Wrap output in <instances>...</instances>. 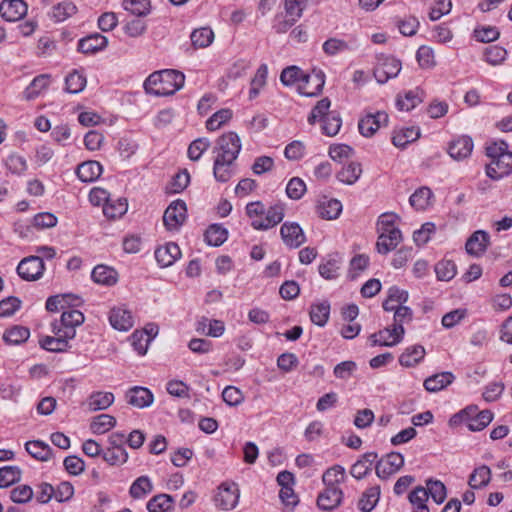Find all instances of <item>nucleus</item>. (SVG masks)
Wrapping results in <instances>:
<instances>
[{
	"label": "nucleus",
	"instance_id": "nucleus-29",
	"mask_svg": "<svg viewBox=\"0 0 512 512\" xmlns=\"http://www.w3.org/2000/svg\"><path fill=\"white\" fill-rule=\"evenodd\" d=\"M378 458L376 452H367L351 467L350 474L356 479L364 478L372 469L373 463Z\"/></svg>",
	"mask_w": 512,
	"mask_h": 512
},
{
	"label": "nucleus",
	"instance_id": "nucleus-7",
	"mask_svg": "<svg viewBox=\"0 0 512 512\" xmlns=\"http://www.w3.org/2000/svg\"><path fill=\"white\" fill-rule=\"evenodd\" d=\"M45 265L41 257L28 256L17 266L18 275L25 281H35L42 277Z\"/></svg>",
	"mask_w": 512,
	"mask_h": 512
},
{
	"label": "nucleus",
	"instance_id": "nucleus-43",
	"mask_svg": "<svg viewBox=\"0 0 512 512\" xmlns=\"http://www.w3.org/2000/svg\"><path fill=\"white\" fill-rule=\"evenodd\" d=\"M491 470L488 466L482 465L476 468L469 477L468 484L472 489H479L489 484Z\"/></svg>",
	"mask_w": 512,
	"mask_h": 512
},
{
	"label": "nucleus",
	"instance_id": "nucleus-49",
	"mask_svg": "<svg viewBox=\"0 0 512 512\" xmlns=\"http://www.w3.org/2000/svg\"><path fill=\"white\" fill-rule=\"evenodd\" d=\"M427 500L428 492L422 486L416 487L409 494V501L414 507V512H429V508L426 505Z\"/></svg>",
	"mask_w": 512,
	"mask_h": 512
},
{
	"label": "nucleus",
	"instance_id": "nucleus-11",
	"mask_svg": "<svg viewBox=\"0 0 512 512\" xmlns=\"http://www.w3.org/2000/svg\"><path fill=\"white\" fill-rule=\"evenodd\" d=\"M401 70V62L394 57L380 58L374 69V77L378 83L384 84L396 77Z\"/></svg>",
	"mask_w": 512,
	"mask_h": 512
},
{
	"label": "nucleus",
	"instance_id": "nucleus-61",
	"mask_svg": "<svg viewBox=\"0 0 512 512\" xmlns=\"http://www.w3.org/2000/svg\"><path fill=\"white\" fill-rule=\"evenodd\" d=\"M397 219L398 215L392 212H386L381 214L377 221L378 233H392L394 231H400L395 226V222Z\"/></svg>",
	"mask_w": 512,
	"mask_h": 512
},
{
	"label": "nucleus",
	"instance_id": "nucleus-52",
	"mask_svg": "<svg viewBox=\"0 0 512 512\" xmlns=\"http://www.w3.org/2000/svg\"><path fill=\"white\" fill-rule=\"evenodd\" d=\"M21 469L18 466L0 468V488H7L21 479Z\"/></svg>",
	"mask_w": 512,
	"mask_h": 512
},
{
	"label": "nucleus",
	"instance_id": "nucleus-14",
	"mask_svg": "<svg viewBox=\"0 0 512 512\" xmlns=\"http://www.w3.org/2000/svg\"><path fill=\"white\" fill-rule=\"evenodd\" d=\"M388 115L383 111H378L375 114H368L360 119L358 123L359 132L365 137H371L381 127L387 124Z\"/></svg>",
	"mask_w": 512,
	"mask_h": 512
},
{
	"label": "nucleus",
	"instance_id": "nucleus-32",
	"mask_svg": "<svg viewBox=\"0 0 512 512\" xmlns=\"http://www.w3.org/2000/svg\"><path fill=\"white\" fill-rule=\"evenodd\" d=\"M454 380V375L451 372H442L428 377L424 381V388L429 392H438Z\"/></svg>",
	"mask_w": 512,
	"mask_h": 512
},
{
	"label": "nucleus",
	"instance_id": "nucleus-26",
	"mask_svg": "<svg viewBox=\"0 0 512 512\" xmlns=\"http://www.w3.org/2000/svg\"><path fill=\"white\" fill-rule=\"evenodd\" d=\"M114 399L111 392L96 391L89 395L86 405L91 412L106 410L114 403Z\"/></svg>",
	"mask_w": 512,
	"mask_h": 512
},
{
	"label": "nucleus",
	"instance_id": "nucleus-24",
	"mask_svg": "<svg viewBox=\"0 0 512 512\" xmlns=\"http://www.w3.org/2000/svg\"><path fill=\"white\" fill-rule=\"evenodd\" d=\"M472 150V139L468 136H461L450 143L448 153L453 159L462 160L467 158Z\"/></svg>",
	"mask_w": 512,
	"mask_h": 512
},
{
	"label": "nucleus",
	"instance_id": "nucleus-45",
	"mask_svg": "<svg viewBox=\"0 0 512 512\" xmlns=\"http://www.w3.org/2000/svg\"><path fill=\"white\" fill-rule=\"evenodd\" d=\"M361 173V165L350 162L337 173V179L344 184L352 185L359 179Z\"/></svg>",
	"mask_w": 512,
	"mask_h": 512
},
{
	"label": "nucleus",
	"instance_id": "nucleus-60",
	"mask_svg": "<svg viewBox=\"0 0 512 512\" xmlns=\"http://www.w3.org/2000/svg\"><path fill=\"white\" fill-rule=\"evenodd\" d=\"M408 300V292L402 289H399L396 286L391 287L388 290V296L383 302V309L385 311H392L395 309L394 306H390L391 302H395L397 304H403Z\"/></svg>",
	"mask_w": 512,
	"mask_h": 512
},
{
	"label": "nucleus",
	"instance_id": "nucleus-4",
	"mask_svg": "<svg viewBox=\"0 0 512 512\" xmlns=\"http://www.w3.org/2000/svg\"><path fill=\"white\" fill-rule=\"evenodd\" d=\"M331 101L325 97L319 100L308 116V123L314 125L317 121L322 122L323 134L335 136L342 125V120L337 111H330Z\"/></svg>",
	"mask_w": 512,
	"mask_h": 512
},
{
	"label": "nucleus",
	"instance_id": "nucleus-13",
	"mask_svg": "<svg viewBox=\"0 0 512 512\" xmlns=\"http://www.w3.org/2000/svg\"><path fill=\"white\" fill-rule=\"evenodd\" d=\"M283 242L290 248H298L306 241L302 228L297 223L285 222L280 228Z\"/></svg>",
	"mask_w": 512,
	"mask_h": 512
},
{
	"label": "nucleus",
	"instance_id": "nucleus-53",
	"mask_svg": "<svg viewBox=\"0 0 512 512\" xmlns=\"http://www.w3.org/2000/svg\"><path fill=\"white\" fill-rule=\"evenodd\" d=\"M233 162L227 160H221L219 158L214 159L213 175L218 182L225 183L229 181L232 176V165Z\"/></svg>",
	"mask_w": 512,
	"mask_h": 512
},
{
	"label": "nucleus",
	"instance_id": "nucleus-37",
	"mask_svg": "<svg viewBox=\"0 0 512 512\" xmlns=\"http://www.w3.org/2000/svg\"><path fill=\"white\" fill-rule=\"evenodd\" d=\"M50 79L51 76L49 74H41L35 77L24 91L25 99H35L41 93V91L45 90L49 86Z\"/></svg>",
	"mask_w": 512,
	"mask_h": 512
},
{
	"label": "nucleus",
	"instance_id": "nucleus-47",
	"mask_svg": "<svg viewBox=\"0 0 512 512\" xmlns=\"http://www.w3.org/2000/svg\"><path fill=\"white\" fill-rule=\"evenodd\" d=\"M204 236L208 245L218 247L227 240L228 232L223 226L212 224L208 227Z\"/></svg>",
	"mask_w": 512,
	"mask_h": 512
},
{
	"label": "nucleus",
	"instance_id": "nucleus-19",
	"mask_svg": "<svg viewBox=\"0 0 512 512\" xmlns=\"http://www.w3.org/2000/svg\"><path fill=\"white\" fill-rule=\"evenodd\" d=\"M343 492L339 487H326L317 498V505L320 509L331 511L341 504Z\"/></svg>",
	"mask_w": 512,
	"mask_h": 512
},
{
	"label": "nucleus",
	"instance_id": "nucleus-48",
	"mask_svg": "<svg viewBox=\"0 0 512 512\" xmlns=\"http://www.w3.org/2000/svg\"><path fill=\"white\" fill-rule=\"evenodd\" d=\"M190 38L194 48H206L213 42L214 33L211 28L202 27L199 29H195L191 33Z\"/></svg>",
	"mask_w": 512,
	"mask_h": 512
},
{
	"label": "nucleus",
	"instance_id": "nucleus-31",
	"mask_svg": "<svg viewBox=\"0 0 512 512\" xmlns=\"http://www.w3.org/2000/svg\"><path fill=\"white\" fill-rule=\"evenodd\" d=\"M117 272L106 265H97L91 273V278L95 283L112 286L117 282Z\"/></svg>",
	"mask_w": 512,
	"mask_h": 512
},
{
	"label": "nucleus",
	"instance_id": "nucleus-25",
	"mask_svg": "<svg viewBox=\"0 0 512 512\" xmlns=\"http://www.w3.org/2000/svg\"><path fill=\"white\" fill-rule=\"evenodd\" d=\"M108 44V39L99 34H91L82 38L78 43V50L84 54H93L103 50Z\"/></svg>",
	"mask_w": 512,
	"mask_h": 512
},
{
	"label": "nucleus",
	"instance_id": "nucleus-38",
	"mask_svg": "<svg viewBox=\"0 0 512 512\" xmlns=\"http://www.w3.org/2000/svg\"><path fill=\"white\" fill-rule=\"evenodd\" d=\"M420 136V130L416 127L404 128L395 131L392 137V143L399 148H404L407 144L417 140Z\"/></svg>",
	"mask_w": 512,
	"mask_h": 512
},
{
	"label": "nucleus",
	"instance_id": "nucleus-17",
	"mask_svg": "<svg viewBox=\"0 0 512 512\" xmlns=\"http://www.w3.org/2000/svg\"><path fill=\"white\" fill-rule=\"evenodd\" d=\"M126 400L134 407L145 408L153 403L154 396L148 388L135 386L126 392Z\"/></svg>",
	"mask_w": 512,
	"mask_h": 512
},
{
	"label": "nucleus",
	"instance_id": "nucleus-27",
	"mask_svg": "<svg viewBox=\"0 0 512 512\" xmlns=\"http://www.w3.org/2000/svg\"><path fill=\"white\" fill-rule=\"evenodd\" d=\"M102 172V165L95 160L81 163L76 171L78 178L82 182H93L101 176Z\"/></svg>",
	"mask_w": 512,
	"mask_h": 512
},
{
	"label": "nucleus",
	"instance_id": "nucleus-39",
	"mask_svg": "<svg viewBox=\"0 0 512 512\" xmlns=\"http://www.w3.org/2000/svg\"><path fill=\"white\" fill-rule=\"evenodd\" d=\"M380 498V487L373 486L368 488L361 496L358 502V508L362 512H370L374 509Z\"/></svg>",
	"mask_w": 512,
	"mask_h": 512
},
{
	"label": "nucleus",
	"instance_id": "nucleus-1",
	"mask_svg": "<svg viewBox=\"0 0 512 512\" xmlns=\"http://www.w3.org/2000/svg\"><path fill=\"white\" fill-rule=\"evenodd\" d=\"M185 75L177 70L166 69L153 72L144 82V89L155 96H169L181 89Z\"/></svg>",
	"mask_w": 512,
	"mask_h": 512
},
{
	"label": "nucleus",
	"instance_id": "nucleus-36",
	"mask_svg": "<svg viewBox=\"0 0 512 512\" xmlns=\"http://www.w3.org/2000/svg\"><path fill=\"white\" fill-rule=\"evenodd\" d=\"M128 204L125 198L113 199L104 204L103 213L109 219H116L127 212Z\"/></svg>",
	"mask_w": 512,
	"mask_h": 512
},
{
	"label": "nucleus",
	"instance_id": "nucleus-63",
	"mask_svg": "<svg viewBox=\"0 0 512 512\" xmlns=\"http://www.w3.org/2000/svg\"><path fill=\"white\" fill-rule=\"evenodd\" d=\"M323 51L325 54L329 56H334L338 53L345 52L351 49L350 44L342 39L338 38H329L323 43Z\"/></svg>",
	"mask_w": 512,
	"mask_h": 512
},
{
	"label": "nucleus",
	"instance_id": "nucleus-51",
	"mask_svg": "<svg viewBox=\"0 0 512 512\" xmlns=\"http://www.w3.org/2000/svg\"><path fill=\"white\" fill-rule=\"evenodd\" d=\"M123 8L131 14L143 17L150 13V0H123Z\"/></svg>",
	"mask_w": 512,
	"mask_h": 512
},
{
	"label": "nucleus",
	"instance_id": "nucleus-40",
	"mask_svg": "<svg viewBox=\"0 0 512 512\" xmlns=\"http://www.w3.org/2000/svg\"><path fill=\"white\" fill-rule=\"evenodd\" d=\"M86 83V76L78 69L73 70L65 78L66 91L72 94H77L83 91Z\"/></svg>",
	"mask_w": 512,
	"mask_h": 512
},
{
	"label": "nucleus",
	"instance_id": "nucleus-57",
	"mask_svg": "<svg viewBox=\"0 0 512 512\" xmlns=\"http://www.w3.org/2000/svg\"><path fill=\"white\" fill-rule=\"evenodd\" d=\"M506 57V49L497 45L488 46L484 50V59L492 66L501 65L506 60Z\"/></svg>",
	"mask_w": 512,
	"mask_h": 512
},
{
	"label": "nucleus",
	"instance_id": "nucleus-2",
	"mask_svg": "<svg viewBox=\"0 0 512 512\" xmlns=\"http://www.w3.org/2000/svg\"><path fill=\"white\" fill-rule=\"evenodd\" d=\"M486 155L490 163L486 167V174L493 180H499L512 173V152L504 141L494 142L486 147Z\"/></svg>",
	"mask_w": 512,
	"mask_h": 512
},
{
	"label": "nucleus",
	"instance_id": "nucleus-56",
	"mask_svg": "<svg viewBox=\"0 0 512 512\" xmlns=\"http://www.w3.org/2000/svg\"><path fill=\"white\" fill-rule=\"evenodd\" d=\"M493 420V413L490 410H482L472 419H468L467 428L470 431H481Z\"/></svg>",
	"mask_w": 512,
	"mask_h": 512
},
{
	"label": "nucleus",
	"instance_id": "nucleus-16",
	"mask_svg": "<svg viewBox=\"0 0 512 512\" xmlns=\"http://www.w3.org/2000/svg\"><path fill=\"white\" fill-rule=\"evenodd\" d=\"M82 300L79 296L74 294H58L50 296L46 301V309L49 312H57L65 310L69 307L81 305Z\"/></svg>",
	"mask_w": 512,
	"mask_h": 512
},
{
	"label": "nucleus",
	"instance_id": "nucleus-54",
	"mask_svg": "<svg viewBox=\"0 0 512 512\" xmlns=\"http://www.w3.org/2000/svg\"><path fill=\"white\" fill-rule=\"evenodd\" d=\"M152 483L147 476L138 477L131 485L129 493L132 498H143L152 491Z\"/></svg>",
	"mask_w": 512,
	"mask_h": 512
},
{
	"label": "nucleus",
	"instance_id": "nucleus-12",
	"mask_svg": "<svg viewBox=\"0 0 512 512\" xmlns=\"http://www.w3.org/2000/svg\"><path fill=\"white\" fill-rule=\"evenodd\" d=\"M284 205L276 203L269 207L264 213L265 218L255 219L251 222V226L256 230H267L279 224L284 218Z\"/></svg>",
	"mask_w": 512,
	"mask_h": 512
},
{
	"label": "nucleus",
	"instance_id": "nucleus-5",
	"mask_svg": "<svg viewBox=\"0 0 512 512\" xmlns=\"http://www.w3.org/2000/svg\"><path fill=\"white\" fill-rule=\"evenodd\" d=\"M241 151V141L237 133L228 132L221 135L213 149L216 154L215 158L235 162Z\"/></svg>",
	"mask_w": 512,
	"mask_h": 512
},
{
	"label": "nucleus",
	"instance_id": "nucleus-23",
	"mask_svg": "<svg viewBox=\"0 0 512 512\" xmlns=\"http://www.w3.org/2000/svg\"><path fill=\"white\" fill-rule=\"evenodd\" d=\"M53 328V333L56 335L55 337L46 336L42 338L39 343L40 346L51 352H63L69 348V340L72 338L62 337L60 334H63L62 330Z\"/></svg>",
	"mask_w": 512,
	"mask_h": 512
},
{
	"label": "nucleus",
	"instance_id": "nucleus-3",
	"mask_svg": "<svg viewBox=\"0 0 512 512\" xmlns=\"http://www.w3.org/2000/svg\"><path fill=\"white\" fill-rule=\"evenodd\" d=\"M280 81L285 86H291L299 81L307 83L314 82L316 85L315 90H308L306 86H301V84L298 86V91L301 95L313 97L322 92L325 84V75L322 71H313L311 74H304L299 67L288 66L282 70Z\"/></svg>",
	"mask_w": 512,
	"mask_h": 512
},
{
	"label": "nucleus",
	"instance_id": "nucleus-58",
	"mask_svg": "<svg viewBox=\"0 0 512 512\" xmlns=\"http://www.w3.org/2000/svg\"><path fill=\"white\" fill-rule=\"evenodd\" d=\"M345 479V469L340 465H335L327 469L322 480L327 487H338L337 485Z\"/></svg>",
	"mask_w": 512,
	"mask_h": 512
},
{
	"label": "nucleus",
	"instance_id": "nucleus-35",
	"mask_svg": "<svg viewBox=\"0 0 512 512\" xmlns=\"http://www.w3.org/2000/svg\"><path fill=\"white\" fill-rule=\"evenodd\" d=\"M423 91L420 89L411 90L405 93L404 98L397 97L396 106L400 111H410L423 101Z\"/></svg>",
	"mask_w": 512,
	"mask_h": 512
},
{
	"label": "nucleus",
	"instance_id": "nucleus-21",
	"mask_svg": "<svg viewBox=\"0 0 512 512\" xmlns=\"http://www.w3.org/2000/svg\"><path fill=\"white\" fill-rule=\"evenodd\" d=\"M402 334L396 331L394 327L392 328H384L377 333H374L370 336V341L372 346H394L400 343L403 339Z\"/></svg>",
	"mask_w": 512,
	"mask_h": 512
},
{
	"label": "nucleus",
	"instance_id": "nucleus-9",
	"mask_svg": "<svg viewBox=\"0 0 512 512\" xmlns=\"http://www.w3.org/2000/svg\"><path fill=\"white\" fill-rule=\"evenodd\" d=\"M186 203L182 200L173 201L165 210L163 223L168 230H177L186 219Z\"/></svg>",
	"mask_w": 512,
	"mask_h": 512
},
{
	"label": "nucleus",
	"instance_id": "nucleus-28",
	"mask_svg": "<svg viewBox=\"0 0 512 512\" xmlns=\"http://www.w3.org/2000/svg\"><path fill=\"white\" fill-rule=\"evenodd\" d=\"M109 321L113 328L127 331L133 326V317L130 311L124 308H113L110 311Z\"/></svg>",
	"mask_w": 512,
	"mask_h": 512
},
{
	"label": "nucleus",
	"instance_id": "nucleus-62",
	"mask_svg": "<svg viewBox=\"0 0 512 512\" xmlns=\"http://www.w3.org/2000/svg\"><path fill=\"white\" fill-rule=\"evenodd\" d=\"M76 11L77 8L72 2L65 1L53 7L51 16L55 21L62 22L74 15Z\"/></svg>",
	"mask_w": 512,
	"mask_h": 512
},
{
	"label": "nucleus",
	"instance_id": "nucleus-6",
	"mask_svg": "<svg viewBox=\"0 0 512 512\" xmlns=\"http://www.w3.org/2000/svg\"><path fill=\"white\" fill-rule=\"evenodd\" d=\"M85 320L84 314L71 307L66 308L61 315L60 321H55L52 327L62 330V337L74 338L76 335V327L83 324Z\"/></svg>",
	"mask_w": 512,
	"mask_h": 512
},
{
	"label": "nucleus",
	"instance_id": "nucleus-22",
	"mask_svg": "<svg viewBox=\"0 0 512 512\" xmlns=\"http://www.w3.org/2000/svg\"><path fill=\"white\" fill-rule=\"evenodd\" d=\"M342 211V204L339 200L328 198L326 196L322 197L317 205V213L318 215L326 220H333L338 218Z\"/></svg>",
	"mask_w": 512,
	"mask_h": 512
},
{
	"label": "nucleus",
	"instance_id": "nucleus-30",
	"mask_svg": "<svg viewBox=\"0 0 512 512\" xmlns=\"http://www.w3.org/2000/svg\"><path fill=\"white\" fill-rule=\"evenodd\" d=\"M401 241V231H394L392 233H379L376 249L380 254H387L394 250Z\"/></svg>",
	"mask_w": 512,
	"mask_h": 512
},
{
	"label": "nucleus",
	"instance_id": "nucleus-44",
	"mask_svg": "<svg viewBox=\"0 0 512 512\" xmlns=\"http://www.w3.org/2000/svg\"><path fill=\"white\" fill-rule=\"evenodd\" d=\"M309 314H310V319L314 324H316L320 327L324 326L329 319V314H330L329 302L323 301L321 303L311 305Z\"/></svg>",
	"mask_w": 512,
	"mask_h": 512
},
{
	"label": "nucleus",
	"instance_id": "nucleus-46",
	"mask_svg": "<svg viewBox=\"0 0 512 512\" xmlns=\"http://www.w3.org/2000/svg\"><path fill=\"white\" fill-rule=\"evenodd\" d=\"M116 425V419L109 414H100L94 417L90 424L93 434H104Z\"/></svg>",
	"mask_w": 512,
	"mask_h": 512
},
{
	"label": "nucleus",
	"instance_id": "nucleus-15",
	"mask_svg": "<svg viewBox=\"0 0 512 512\" xmlns=\"http://www.w3.org/2000/svg\"><path fill=\"white\" fill-rule=\"evenodd\" d=\"M28 6L23 0H3L0 4L1 16L10 22L17 21L27 14Z\"/></svg>",
	"mask_w": 512,
	"mask_h": 512
},
{
	"label": "nucleus",
	"instance_id": "nucleus-42",
	"mask_svg": "<svg viewBox=\"0 0 512 512\" xmlns=\"http://www.w3.org/2000/svg\"><path fill=\"white\" fill-rule=\"evenodd\" d=\"M433 193L430 188L423 186L417 189L409 198L412 207L417 210H425L430 204Z\"/></svg>",
	"mask_w": 512,
	"mask_h": 512
},
{
	"label": "nucleus",
	"instance_id": "nucleus-59",
	"mask_svg": "<svg viewBox=\"0 0 512 512\" xmlns=\"http://www.w3.org/2000/svg\"><path fill=\"white\" fill-rule=\"evenodd\" d=\"M412 318V310L409 307L402 305L394 312V323L392 327H394L396 331L400 332V334L404 335L405 329L403 324L412 321Z\"/></svg>",
	"mask_w": 512,
	"mask_h": 512
},
{
	"label": "nucleus",
	"instance_id": "nucleus-8",
	"mask_svg": "<svg viewBox=\"0 0 512 512\" xmlns=\"http://www.w3.org/2000/svg\"><path fill=\"white\" fill-rule=\"evenodd\" d=\"M404 465V457L399 452H391L376 463V474L381 479H388Z\"/></svg>",
	"mask_w": 512,
	"mask_h": 512
},
{
	"label": "nucleus",
	"instance_id": "nucleus-10",
	"mask_svg": "<svg viewBox=\"0 0 512 512\" xmlns=\"http://www.w3.org/2000/svg\"><path fill=\"white\" fill-rule=\"evenodd\" d=\"M239 496V489L235 483H223L218 488V493L215 496V504L220 509L229 511L236 507L239 501Z\"/></svg>",
	"mask_w": 512,
	"mask_h": 512
},
{
	"label": "nucleus",
	"instance_id": "nucleus-33",
	"mask_svg": "<svg viewBox=\"0 0 512 512\" xmlns=\"http://www.w3.org/2000/svg\"><path fill=\"white\" fill-rule=\"evenodd\" d=\"M425 356V348L413 345L405 349L399 357V363L404 367H413L420 363Z\"/></svg>",
	"mask_w": 512,
	"mask_h": 512
},
{
	"label": "nucleus",
	"instance_id": "nucleus-64",
	"mask_svg": "<svg viewBox=\"0 0 512 512\" xmlns=\"http://www.w3.org/2000/svg\"><path fill=\"white\" fill-rule=\"evenodd\" d=\"M426 485H427L426 490L428 492V497L431 496V498L437 504L442 503L446 499V496H447L446 487L441 481L430 479L427 481Z\"/></svg>",
	"mask_w": 512,
	"mask_h": 512
},
{
	"label": "nucleus",
	"instance_id": "nucleus-20",
	"mask_svg": "<svg viewBox=\"0 0 512 512\" xmlns=\"http://www.w3.org/2000/svg\"><path fill=\"white\" fill-rule=\"evenodd\" d=\"M181 256L179 246L170 242L155 250V258L161 267L171 266Z\"/></svg>",
	"mask_w": 512,
	"mask_h": 512
},
{
	"label": "nucleus",
	"instance_id": "nucleus-41",
	"mask_svg": "<svg viewBox=\"0 0 512 512\" xmlns=\"http://www.w3.org/2000/svg\"><path fill=\"white\" fill-rule=\"evenodd\" d=\"M174 499L168 494H159L151 498L147 503L149 512H169L173 509Z\"/></svg>",
	"mask_w": 512,
	"mask_h": 512
},
{
	"label": "nucleus",
	"instance_id": "nucleus-55",
	"mask_svg": "<svg viewBox=\"0 0 512 512\" xmlns=\"http://www.w3.org/2000/svg\"><path fill=\"white\" fill-rule=\"evenodd\" d=\"M435 273L440 281H450L457 273L456 264L452 260H441L435 265Z\"/></svg>",
	"mask_w": 512,
	"mask_h": 512
},
{
	"label": "nucleus",
	"instance_id": "nucleus-34",
	"mask_svg": "<svg viewBox=\"0 0 512 512\" xmlns=\"http://www.w3.org/2000/svg\"><path fill=\"white\" fill-rule=\"evenodd\" d=\"M25 449L33 458L39 461H48L52 455L51 447L40 440L26 442Z\"/></svg>",
	"mask_w": 512,
	"mask_h": 512
},
{
	"label": "nucleus",
	"instance_id": "nucleus-18",
	"mask_svg": "<svg viewBox=\"0 0 512 512\" xmlns=\"http://www.w3.org/2000/svg\"><path fill=\"white\" fill-rule=\"evenodd\" d=\"M490 236L484 230L475 231L467 240L465 244V249L468 254L473 256L482 255L488 245H489Z\"/></svg>",
	"mask_w": 512,
	"mask_h": 512
},
{
	"label": "nucleus",
	"instance_id": "nucleus-50",
	"mask_svg": "<svg viewBox=\"0 0 512 512\" xmlns=\"http://www.w3.org/2000/svg\"><path fill=\"white\" fill-rule=\"evenodd\" d=\"M30 331L23 326H14L5 331L3 339L8 344L19 345L28 340Z\"/></svg>",
	"mask_w": 512,
	"mask_h": 512
}]
</instances>
